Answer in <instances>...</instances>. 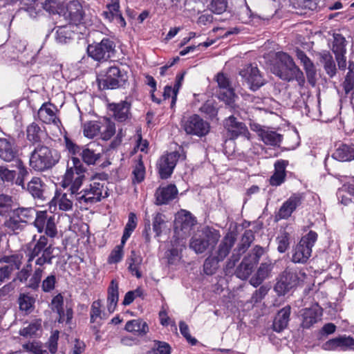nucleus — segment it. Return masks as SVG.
I'll return each instance as SVG.
<instances>
[{"label":"nucleus","mask_w":354,"mask_h":354,"mask_svg":"<svg viewBox=\"0 0 354 354\" xmlns=\"http://www.w3.org/2000/svg\"><path fill=\"white\" fill-rule=\"evenodd\" d=\"M101 307L100 300L92 303L90 310L91 322L100 324L102 319H106L105 314L101 310Z\"/></svg>","instance_id":"obj_44"},{"label":"nucleus","mask_w":354,"mask_h":354,"mask_svg":"<svg viewBox=\"0 0 354 354\" xmlns=\"http://www.w3.org/2000/svg\"><path fill=\"white\" fill-rule=\"evenodd\" d=\"M133 183H140L144 178L145 175V169L143 163L140 160L136 165L133 171Z\"/></svg>","instance_id":"obj_60"},{"label":"nucleus","mask_w":354,"mask_h":354,"mask_svg":"<svg viewBox=\"0 0 354 354\" xmlns=\"http://www.w3.org/2000/svg\"><path fill=\"white\" fill-rule=\"evenodd\" d=\"M99 136L102 140H109L115 132V124L109 119L104 118L99 120Z\"/></svg>","instance_id":"obj_37"},{"label":"nucleus","mask_w":354,"mask_h":354,"mask_svg":"<svg viewBox=\"0 0 354 354\" xmlns=\"http://www.w3.org/2000/svg\"><path fill=\"white\" fill-rule=\"evenodd\" d=\"M322 59L326 73L330 77H333L336 74V67L332 56L329 53H324L322 55Z\"/></svg>","instance_id":"obj_58"},{"label":"nucleus","mask_w":354,"mask_h":354,"mask_svg":"<svg viewBox=\"0 0 354 354\" xmlns=\"http://www.w3.org/2000/svg\"><path fill=\"white\" fill-rule=\"evenodd\" d=\"M332 50L335 55L346 53V40L341 35L336 34L334 35Z\"/></svg>","instance_id":"obj_50"},{"label":"nucleus","mask_w":354,"mask_h":354,"mask_svg":"<svg viewBox=\"0 0 354 354\" xmlns=\"http://www.w3.org/2000/svg\"><path fill=\"white\" fill-rule=\"evenodd\" d=\"M296 55H297V57L298 58V59L300 60L301 63L304 66V68L306 71L307 77L308 78V81L310 83H313V79L316 74V70H315L313 63L306 56V55L301 50L297 49Z\"/></svg>","instance_id":"obj_34"},{"label":"nucleus","mask_w":354,"mask_h":354,"mask_svg":"<svg viewBox=\"0 0 354 354\" xmlns=\"http://www.w3.org/2000/svg\"><path fill=\"white\" fill-rule=\"evenodd\" d=\"M41 320H35L31 322L26 327L19 330V334L24 337H32L37 334V332L41 329Z\"/></svg>","instance_id":"obj_52"},{"label":"nucleus","mask_w":354,"mask_h":354,"mask_svg":"<svg viewBox=\"0 0 354 354\" xmlns=\"http://www.w3.org/2000/svg\"><path fill=\"white\" fill-rule=\"evenodd\" d=\"M263 248L256 245L251 252L244 257L236 270V275L241 279H246L253 271L254 266L264 254Z\"/></svg>","instance_id":"obj_10"},{"label":"nucleus","mask_w":354,"mask_h":354,"mask_svg":"<svg viewBox=\"0 0 354 354\" xmlns=\"http://www.w3.org/2000/svg\"><path fill=\"white\" fill-rule=\"evenodd\" d=\"M304 200V195L301 193L292 194L280 207L276 217L278 219H287L299 207Z\"/></svg>","instance_id":"obj_18"},{"label":"nucleus","mask_w":354,"mask_h":354,"mask_svg":"<svg viewBox=\"0 0 354 354\" xmlns=\"http://www.w3.org/2000/svg\"><path fill=\"white\" fill-rule=\"evenodd\" d=\"M129 261L128 269L133 275L137 278L142 277V272L140 271V266L142 263V257L137 254L135 251H131Z\"/></svg>","instance_id":"obj_40"},{"label":"nucleus","mask_w":354,"mask_h":354,"mask_svg":"<svg viewBox=\"0 0 354 354\" xmlns=\"http://www.w3.org/2000/svg\"><path fill=\"white\" fill-rule=\"evenodd\" d=\"M170 346L164 342L155 341L153 346L147 354H170Z\"/></svg>","instance_id":"obj_57"},{"label":"nucleus","mask_w":354,"mask_h":354,"mask_svg":"<svg viewBox=\"0 0 354 354\" xmlns=\"http://www.w3.org/2000/svg\"><path fill=\"white\" fill-rule=\"evenodd\" d=\"M306 278L305 272L288 268L283 272L279 281L276 283L274 290L279 295H284L302 283Z\"/></svg>","instance_id":"obj_6"},{"label":"nucleus","mask_w":354,"mask_h":354,"mask_svg":"<svg viewBox=\"0 0 354 354\" xmlns=\"http://www.w3.org/2000/svg\"><path fill=\"white\" fill-rule=\"evenodd\" d=\"M183 127L187 134L198 137L206 136L210 130L209 124L198 115L187 118L183 122Z\"/></svg>","instance_id":"obj_12"},{"label":"nucleus","mask_w":354,"mask_h":354,"mask_svg":"<svg viewBox=\"0 0 354 354\" xmlns=\"http://www.w3.org/2000/svg\"><path fill=\"white\" fill-rule=\"evenodd\" d=\"M38 117L44 123L59 127L60 120L55 115V107L51 104H44L38 111Z\"/></svg>","instance_id":"obj_24"},{"label":"nucleus","mask_w":354,"mask_h":354,"mask_svg":"<svg viewBox=\"0 0 354 354\" xmlns=\"http://www.w3.org/2000/svg\"><path fill=\"white\" fill-rule=\"evenodd\" d=\"M196 220L192 214L184 209L178 212L175 219V235L174 238L180 239L181 246H185V239L190 234Z\"/></svg>","instance_id":"obj_8"},{"label":"nucleus","mask_w":354,"mask_h":354,"mask_svg":"<svg viewBox=\"0 0 354 354\" xmlns=\"http://www.w3.org/2000/svg\"><path fill=\"white\" fill-rule=\"evenodd\" d=\"M17 217L19 218L24 224L32 221L35 216L38 214L34 208L19 207L13 211Z\"/></svg>","instance_id":"obj_43"},{"label":"nucleus","mask_w":354,"mask_h":354,"mask_svg":"<svg viewBox=\"0 0 354 354\" xmlns=\"http://www.w3.org/2000/svg\"><path fill=\"white\" fill-rule=\"evenodd\" d=\"M43 8L51 14H61L63 11V5L58 0H46L43 3Z\"/></svg>","instance_id":"obj_53"},{"label":"nucleus","mask_w":354,"mask_h":354,"mask_svg":"<svg viewBox=\"0 0 354 354\" xmlns=\"http://www.w3.org/2000/svg\"><path fill=\"white\" fill-rule=\"evenodd\" d=\"M322 309L318 305H314L309 308H305L301 314L303 328H309L321 317Z\"/></svg>","instance_id":"obj_25"},{"label":"nucleus","mask_w":354,"mask_h":354,"mask_svg":"<svg viewBox=\"0 0 354 354\" xmlns=\"http://www.w3.org/2000/svg\"><path fill=\"white\" fill-rule=\"evenodd\" d=\"M46 185L41 178L33 177L27 185V189L29 193L36 198L44 199V193Z\"/></svg>","instance_id":"obj_32"},{"label":"nucleus","mask_w":354,"mask_h":354,"mask_svg":"<svg viewBox=\"0 0 354 354\" xmlns=\"http://www.w3.org/2000/svg\"><path fill=\"white\" fill-rule=\"evenodd\" d=\"M273 266L274 264L270 259H266L261 263L255 276L250 279V284L254 287L259 286L266 279L269 277Z\"/></svg>","instance_id":"obj_23"},{"label":"nucleus","mask_w":354,"mask_h":354,"mask_svg":"<svg viewBox=\"0 0 354 354\" xmlns=\"http://www.w3.org/2000/svg\"><path fill=\"white\" fill-rule=\"evenodd\" d=\"M34 299L28 295H21L19 298V308L21 310H29L34 304Z\"/></svg>","instance_id":"obj_63"},{"label":"nucleus","mask_w":354,"mask_h":354,"mask_svg":"<svg viewBox=\"0 0 354 354\" xmlns=\"http://www.w3.org/2000/svg\"><path fill=\"white\" fill-rule=\"evenodd\" d=\"M103 153V147L100 144L92 142L82 147L80 155L87 165H95Z\"/></svg>","instance_id":"obj_20"},{"label":"nucleus","mask_w":354,"mask_h":354,"mask_svg":"<svg viewBox=\"0 0 354 354\" xmlns=\"http://www.w3.org/2000/svg\"><path fill=\"white\" fill-rule=\"evenodd\" d=\"M56 161L50 149L39 145L30 154V166L36 171H41L51 168Z\"/></svg>","instance_id":"obj_7"},{"label":"nucleus","mask_w":354,"mask_h":354,"mask_svg":"<svg viewBox=\"0 0 354 354\" xmlns=\"http://www.w3.org/2000/svg\"><path fill=\"white\" fill-rule=\"evenodd\" d=\"M41 133L42 131L40 127L35 123L30 124L27 127L26 138L32 143H36L40 141Z\"/></svg>","instance_id":"obj_49"},{"label":"nucleus","mask_w":354,"mask_h":354,"mask_svg":"<svg viewBox=\"0 0 354 354\" xmlns=\"http://www.w3.org/2000/svg\"><path fill=\"white\" fill-rule=\"evenodd\" d=\"M239 74L252 91L257 90L265 83L258 68L252 64L244 67Z\"/></svg>","instance_id":"obj_16"},{"label":"nucleus","mask_w":354,"mask_h":354,"mask_svg":"<svg viewBox=\"0 0 354 354\" xmlns=\"http://www.w3.org/2000/svg\"><path fill=\"white\" fill-rule=\"evenodd\" d=\"M68 17L75 23L80 21L82 19V7L77 1H71L66 7Z\"/></svg>","instance_id":"obj_42"},{"label":"nucleus","mask_w":354,"mask_h":354,"mask_svg":"<svg viewBox=\"0 0 354 354\" xmlns=\"http://www.w3.org/2000/svg\"><path fill=\"white\" fill-rule=\"evenodd\" d=\"M22 348L32 354H48V351L43 348L42 344L39 342H29L24 344Z\"/></svg>","instance_id":"obj_55"},{"label":"nucleus","mask_w":354,"mask_h":354,"mask_svg":"<svg viewBox=\"0 0 354 354\" xmlns=\"http://www.w3.org/2000/svg\"><path fill=\"white\" fill-rule=\"evenodd\" d=\"M77 201L80 208L87 209L88 206L100 202L102 198L108 196L107 189L104 184L93 181L81 191L78 190Z\"/></svg>","instance_id":"obj_3"},{"label":"nucleus","mask_w":354,"mask_h":354,"mask_svg":"<svg viewBox=\"0 0 354 354\" xmlns=\"http://www.w3.org/2000/svg\"><path fill=\"white\" fill-rule=\"evenodd\" d=\"M12 198L7 195H0V215H5L11 209Z\"/></svg>","instance_id":"obj_61"},{"label":"nucleus","mask_w":354,"mask_h":354,"mask_svg":"<svg viewBox=\"0 0 354 354\" xmlns=\"http://www.w3.org/2000/svg\"><path fill=\"white\" fill-rule=\"evenodd\" d=\"M277 250L279 252L283 253L286 252L289 246V236L288 234L286 232H282L277 238Z\"/></svg>","instance_id":"obj_64"},{"label":"nucleus","mask_w":354,"mask_h":354,"mask_svg":"<svg viewBox=\"0 0 354 354\" xmlns=\"http://www.w3.org/2000/svg\"><path fill=\"white\" fill-rule=\"evenodd\" d=\"M125 330L136 335L143 336L149 332V326L142 319H133L127 322Z\"/></svg>","instance_id":"obj_33"},{"label":"nucleus","mask_w":354,"mask_h":354,"mask_svg":"<svg viewBox=\"0 0 354 354\" xmlns=\"http://www.w3.org/2000/svg\"><path fill=\"white\" fill-rule=\"evenodd\" d=\"M259 132L262 141L266 145L277 146L282 140V136L276 131L269 129H260Z\"/></svg>","instance_id":"obj_39"},{"label":"nucleus","mask_w":354,"mask_h":354,"mask_svg":"<svg viewBox=\"0 0 354 354\" xmlns=\"http://www.w3.org/2000/svg\"><path fill=\"white\" fill-rule=\"evenodd\" d=\"M178 192L174 185L160 186L155 193L156 204L160 205L169 203L176 198Z\"/></svg>","instance_id":"obj_22"},{"label":"nucleus","mask_w":354,"mask_h":354,"mask_svg":"<svg viewBox=\"0 0 354 354\" xmlns=\"http://www.w3.org/2000/svg\"><path fill=\"white\" fill-rule=\"evenodd\" d=\"M119 299V287L116 280H112L108 288L107 310L109 313L115 311Z\"/></svg>","instance_id":"obj_31"},{"label":"nucleus","mask_w":354,"mask_h":354,"mask_svg":"<svg viewBox=\"0 0 354 354\" xmlns=\"http://www.w3.org/2000/svg\"><path fill=\"white\" fill-rule=\"evenodd\" d=\"M218 97L221 101H223L230 109L233 110L235 113L239 114L242 118H245V115H242L236 109L238 107H236L235 105V101L236 99L237 98V96L234 93V91L232 87L227 88V89L218 91Z\"/></svg>","instance_id":"obj_29"},{"label":"nucleus","mask_w":354,"mask_h":354,"mask_svg":"<svg viewBox=\"0 0 354 354\" xmlns=\"http://www.w3.org/2000/svg\"><path fill=\"white\" fill-rule=\"evenodd\" d=\"M333 157L339 161H350L354 159V145H341L333 153Z\"/></svg>","instance_id":"obj_35"},{"label":"nucleus","mask_w":354,"mask_h":354,"mask_svg":"<svg viewBox=\"0 0 354 354\" xmlns=\"http://www.w3.org/2000/svg\"><path fill=\"white\" fill-rule=\"evenodd\" d=\"M99 121H89L82 125L83 134L88 138H93L99 136Z\"/></svg>","instance_id":"obj_47"},{"label":"nucleus","mask_w":354,"mask_h":354,"mask_svg":"<svg viewBox=\"0 0 354 354\" xmlns=\"http://www.w3.org/2000/svg\"><path fill=\"white\" fill-rule=\"evenodd\" d=\"M220 261L214 255L207 257L204 263V271L207 274H212L218 268V263Z\"/></svg>","instance_id":"obj_59"},{"label":"nucleus","mask_w":354,"mask_h":354,"mask_svg":"<svg viewBox=\"0 0 354 354\" xmlns=\"http://www.w3.org/2000/svg\"><path fill=\"white\" fill-rule=\"evenodd\" d=\"M180 239L174 238L172 241V248L170 249L167 254L168 263L169 264H175L180 259V253L184 246L180 245Z\"/></svg>","instance_id":"obj_41"},{"label":"nucleus","mask_w":354,"mask_h":354,"mask_svg":"<svg viewBox=\"0 0 354 354\" xmlns=\"http://www.w3.org/2000/svg\"><path fill=\"white\" fill-rule=\"evenodd\" d=\"M286 164L285 160H279L274 164L275 171L270 179L272 185L278 186L284 181Z\"/></svg>","instance_id":"obj_36"},{"label":"nucleus","mask_w":354,"mask_h":354,"mask_svg":"<svg viewBox=\"0 0 354 354\" xmlns=\"http://www.w3.org/2000/svg\"><path fill=\"white\" fill-rule=\"evenodd\" d=\"M317 239V234L313 231H310L304 236L296 246L292 254V261L303 263L306 262L312 252V248Z\"/></svg>","instance_id":"obj_9"},{"label":"nucleus","mask_w":354,"mask_h":354,"mask_svg":"<svg viewBox=\"0 0 354 354\" xmlns=\"http://www.w3.org/2000/svg\"><path fill=\"white\" fill-rule=\"evenodd\" d=\"M290 315V306H286L281 309L275 316L273 322V330L276 332H281L286 328L288 324Z\"/></svg>","instance_id":"obj_28"},{"label":"nucleus","mask_w":354,"mask_h":354,"mask_svg":"<svg viewBox=\"0 0 354 354\" xmlns=\"http://www.w3.org/2000/svg\"><path fill=\"white\" fill-rule=\"evenodd\" d=\"M130 107V103L127 101L109 104V110L113 112L114 118L119 122L125 121L129 118Z\"/></svg>","instance_id":"obj_27"},{"label":"nucleus","mask_w":354,"mask_h":354,"mask_svg":"<svg viewBox=\"0 0 354 354\" xmlns=\"http://www.w3.org/2000/svg\"><path fill=\"white\" fill-rule=\"evenodd\" d=\"M73 166L66 170L62 181V186L67 189L64 193H56L53 198L55 205L62 211H71L73 205L80 208L77 201L78 190L84 179L85 168L77 158H72Z\"/></svg>","instance_id":"obj_1"},{"label":"nucleus","mask_w":354,"mask_h":354,"mask_svg":"<svg viewBox=\"0 0 354 354\" xmlns=\"http://www.w3.org/2000/svg\"><path fill=\"white\" fill-rule=\"evenodd\" d=\"M137 216L133 212L129 214L128 222L124 227L123 236L122 237V244H125L127 239L130 237L131 233L137 226Z\"/></svg>","instance_id":"obj_46"},{"label":"nucleus","mask_w":354,"mask_h":354,"mask_svg":"<svg viewBox=\"0 0 354 354\" xmlns=\"http://www.w3.org/2000/svg\"><path fill=\"white\" fill-rule=\"evenodd\" d=\"M254 241V234L252 231L246 230L241 239V242L237 248V255L233 253L232 259L227 263L229 268L234 266L235 263L239 261L241 254L244 253Z\"/></svg>","instance_id":"obj_26"},{"label":"nucleus","mask_w":354,"mask_h":354,"mask_svg":"<svg viewBox=\"0 0 354 354\" xmlns=\"http://www.w3.org/2000/svg\"><path fill=\"white\" fill-rule=\"evenodd\" d=\"M218 231L209 228L196 234L190 240L189 247L196 253H203L208 248L215 246L220 239Z\"/></svg>","instance_id":"obj_5"},{"label":"nucleus","mask_w":354,"mask_h":354,"mask_svg":"<svg viewBox=\"0 0 354 354\" xmlns=\"http://www.w3.org/2000/svg\"><path fill=\"white\" fill-rule=\"evenodd\" d=\"M223 127L230 139H236L239 136L250 139V133L246 125L239 121L234 115H230L224 120Z\"/></svg>","instance_id":"obj_14"},{"label":"nucleus","mask_w":354,"mask_h":354,"mask_svg":"<svg viewBox=\"0 0 354 354\" xmlns=\"http://www.w3.org/2000/svg\"><path fill=\"white\" fill-rule=\"evenodd\" d=\"M180 158V154L178 151L170 152L160 157L158 168L161 178H167L171 175Z\"/></svg>","instance_id":"obj_15"},{"label":"nucleus","mask_w":354,"mask_h":354,"mask_svg":"<svg viewBox=\"0 0 354 354\" xmlns=\"http://www.w3.org/2000/svg\"><path fill=\"white\" fill-rule=\"evenodd\" d=\"M53 250V248L48 243V238L45 236H40L34 247L28 252V261L30 263L35 260V266L51 264L54 257Z\"/></svg>","instance_id":"obj_4"},{"label":"nucleus","mask_w":354,"mask_h":354,"mask_svg":"<svg viewBox=\"0 0 354 354\" xmlns=\"http://www.w3.org/2000/svg\"><path fill=\"white\" fill-rule=\"evenodd\" d=\"M165 216L161 213H156L153 218V230L159 236L165 227Z\"/></svg>","instance_id":"obj_54"},{"label":"nucleus","mask_w":354,"mask_h":354,"mask_svg":"<svg viewBox=\"0 0 354 354\" xmlns=\"http://www.w3.org/2000/svg\"><path fill=\"white\" fill-rule=\"evenodd\" d=\"M322 348L324 351L354 350V338L346 335L339 336L324 343Z\"/></svg>","instance_id":"obj_19"},{"label":"nucleus","mask_w":354,"mask_h":354,"mask_svg":"<svg viewBox=\"0 0 354 354\" xmlns=\"http://www.w3.org/2000/svg\"><path fill=\"white\" fill-rule=\"evenodd\" d=\"M277 62L272 66L271 71L280 79L286 81L296 80L299 85L304 83L302 71L295 65L292 58L286 53L276 54Z\"/></svg>","instance_id":"obj_2"},{"label":"nucleus","mask_w":354,"mask_h":354,"mask_svg":"<svg viewBox=\"0 0 354 354\" xmlns=\"http://www.w3.org/2000/svg\"><path fill=\"white\" fill-rule=\"evenodd\" d=\"M128 76L124 71L117 66H111L106 71V75L98 79V85L103 89H113L123 86L127 81Z\"/></svg>","instance_id":"obj_11"},{"label":"nucleus","mask_w":354,"mask_h":354,"mask_svg":"<svg viewBox=\"0 0 354 354\" xmlns=\"http://www.w3.org/2000/svg\"><path fill=\"white\" fill-rule=\"evenodd\" d=\"M234 242L235 239L232 235L227 234L223 239L214 254L218 261H222L228 255Z\"/></svg>","instance_id":"obj_30"},{"label":"nucleus","mask_w":354,"mask_h":354,"mask_svg":"<svg viewBox=\"0 0 354 354\" xmlns=\"http://www.w3.org/2000/svg\"><path fill=\"white\" fill-rule=\"evenodd\" d=\"M120 13L119 1H111L107 4L106 10L103 12V15L109 21H113L116 15Z\"/></svg>","instance_id":"obj_51"},{"label":"nucleus","mask_w":354,"mask_h":354,"mask_svg":"<svg viewBox=\"0 0 354 354\" xmlns=\"http://www.w3.org/2000/svg\"><path fill=\"white\" fill-rule=\"evenodd\" d=\"M74 28L73 24L57 27L55 35L56 41L60 44L67 43L74 35Z\"/></svg>","instance_id":"obj_38"},{"label":"nucleus","mask_w":354,"mask_h":354,"mask_svg":"<svg viewBox=\"0 0 354 354\" xmlns=\"http://www.w3.org/2000/svg\"><path fill=\"white\" fill-rule=\"evenodd\" d=\"M124 244L117 245L111 252L109 257V263H116L120 261L123 257V246Z\"/></svg>","instance_id":"obj_62"},{"label":"nucleus","mask_w":354,"mask_h":354,"mask_svg":"<svg viewBox=\"0 0 354 354\" xmlns=\"http://www.w3.org/2000/svg\"><path fill=\"white\" fill-rule=\"evenodd\" d=\"M23 260L22 254H15L10 256H5L3 257L1 261L9 263L8 266H10L13 268L14 270H19Z\"/></svg>","instance_id":"obj_56"},{"label":"nucleus","mask_w":354,"mask_h":354,"mask_svg":"<svg viewBox=\"0 0 354 354\" xmlns=\"http://www.w3.org/2000/svg\"><path fill=\"white\" fill-rule=\"evenodd\" d=\"M24 225L13 212L9 219L6 220L4 223L5 227L13 233H17L19 230H21Z\"/></svg>","instance_id":"obj_48"},{"label":"nucleus","mask_w":354,"mask_h":354,"mask_svg":"<svg viewBox=\"0 0 354 354\" xmlns=\"http://www.w3.org/2000/svg\"><path fill=\"white\" fill-rule=\"evenodd\" d=\"M34 224L39 232L44 231L46 234L50 237H55L57 235V230L55 218L48 216L46 212H40L37 214Z\"/></svg>","instance_id":"obj_17"},{"label":"nucleus","mask_w":354,"mask_h":354,"mask_svg":"<svg viewBox=\"0 0 354 354\" xmlns=\"http://www.w3.org/2000/svg\"><path fill=\"white\" fill-rule=\"evenodd\" d=\"M44 270V266H35L34 272L27 283L28 288L36 290L39 287Z\"/></svg>","instance_id":"obj_45"},{"label":"nucleus","mask_w":354,"mask_h":354,"mask_svg":"<svg viewBox=\"0 0 354 354\" xmlns=\"http://www.w3.org/2000/svg\"><path fill=\"white\" fill-rule=\"evenodd\" d=\"M114 44L109 39H103L100 43L90 44L87 52L90 57L97 61L106 59L110 57L114 50Z\"/></svg>","instance_id":"obj_13"},{"label":"nucleus","mask_w":354,"mask_h":354,"mask_svg":"<svg viewBox=\"0 0 354 354\" xmlns=\"http://www.w3.org/2000/svg\"><path fill=\"white\" fill-rule=\"evenodd\" d=\"M18 149L13 138H0V158L5 162L17 159Z\"/></svg>","instance_id":"obj_21"}]
</instances>
